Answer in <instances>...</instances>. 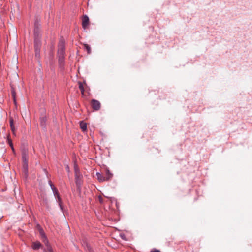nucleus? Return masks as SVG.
<instances>
[{"mask_svg": "<svg viewBox=\"0 0 252 252\" xmlns=\"http://www.w3.org/2000/svg\"><path fill=\"white\" fill-rule=\"evenodd\" d=\"M59 57V63L60 65H62L64 63V55H58Z\"/></svg>", "mask_w": 252, "mask_h": 252, "instance_id": "14", "label": "nucleus"}, {"mask_svg": "<svg viewBox=\"0 0 252 252\" xmlns=\"http://www.w3.org/2000/svg\"><path fill=\"white\" fill-rule=\"evenodd\" d=\"M46 246V249H44V252H53V250L52 249V247L49 244V243L47 245H45Z\"/></svg>", "mask_w": 252, "mask_h": 252, "instance_id": "18", "label": "nucleus"}, {"mask_svg": "<svg viewBox=\"0 0 252 252\" xmlns=\"http://www.w3.org/2000/svg\"><path fill=\"white\" fill-rule=\"evenodd\" d=\"M90 103L94 110L98 111L100 109L101 104L99 101L93 99L91 100Z\"/></svg>", "mask_w": 252, "mask_h": 252, "instance_id": "4", "label": "nucleus"}, {"mask_svg": "<svg viewBox=\"0 0 252 252\" xmlns=\"http://www.w3.org/2000/svg\"><path fill=\"white\" fill-rule=\"evenodd\" d=\"M78 84H79V88L82 94H84V89L83 84L82 83H81L80 82H79Z\"/></svg>", "mask_w": 252, "mask_h": 252, "instance_id": "19", "label": "nucleus"}, {"mask_svg": "<svg viewBox=\"0 0 252 252\" xmlns=\"http://www.w3.org/2000/svg\"><path fill=\"white\" fill-rule=\"evenodd\" d=\"M48 183L50 186L51 187L53 194L58 192L57 189L55 187L54 184L52 183V182L50 180L49 181Z\"/></svg>", "mask_w": 252, "mask_h": 252, "instance_id": "13", "label": "nucleus"}, {"mask_svg": "<svg viewBox=\"0 0 252 252\" xmlns=\"http://www.w3.org/2000/svg\"><path fill=\"white\" fill-rule=\"evenodd\" d=\"M104 175L105 178V181H109L113 177V174L108 169H106L105 170V175Z\"/></svg>", "mask_w": 252, "mask_h": 252, "instance_id": "10", "label": "nucleus"}, {"mask_svg": "<svg viewBox=\"0 0 252 252\" xmlns=\"http://www.w3.org/2000/svg\"><path fill=\"white\" fill-rule=\"evenodd\" d=\"M9 122H10V128H11V130L12 132V133L14 135H15V131H16V128L14 126V120H13V119L12 118H10V119H9Z\"/></svg>", "mask_w": 252, "mask_h": 252, "instance_id": "9", "label": "nucleus"}, {"mask_svg": "<svg viewBox=\"0 0 252 252\" xmlns=\"http://www.w3.org/2000/svg\"><path fill=\"white\" fill-rule=\"evenodd\" d=\"M40 50L39 49H35V57L39 58L40 57Z\"/></svg>", "mask_w": 252, "mask_h": 252, "instance_id": "21", "label": "nucleus"}, {"mask_svg": "<svg viewBox=\"0 0 252 252\" xmlns=\"http://www.w3.org/2000/svg\"><path fill=\"white\" fill-rule=\"evenodd\" d=\"M68 168H69L68 166H67V169H68Z\"/></svg>", "mask_w": 252, "mask_h": 252, "instance_id": "24", "label": "nucleus"}, {"mask_svg": "<svg viewBox=\"0 0 252 252\" xmlns=\"http://www.w3.org/2000/svg\"><path fill=\"white\" fill-rule=\"evenodd\" d=\"M42 244L39 241L33 242L32 244V247L34 250H37L42 248Z\"/></svg>", "mask_w": 252, "mask_h": 252, "instance_id": "8", "label": "nucleus"}, {"mask_svg": "<svg viewBox=\"0 0 252 252\" xmlns=\"http://www.w3.org/2000/svg\"><path fill=\"white\" fill-rule=\"evenodd\" d=\"M55 197L56 198L57 202L60 206V209L63 210V206L62 204V199L60 196L59 192L54 193Z\"/></svg>", "mask_w": 252, "mask_h": 252, "instance_id": "7", "label": "nucleus"}, {"mask_svg": "<svg viewBox=\"0 0 252 252\" xmlns=\"http://www.w3.org/2000/svg\"><path fill=\"white\" fill-rule=\"evenodd\" d=\"M65 54V41L63 38L60 39L58 44V55H64Z\"/></svg>", "mask_w": 252, "mask_h": 252, "instance_id": "1", "label": "nucleus"}, {"mask_svg": "<svg viewBox=\"0 0 252 252\" xmlns=\"http://www.w3.org/2000/svg\"><path fill=\"white\" fill-rule=\"evenodd\" d=\"M80 128L83 131H85L87 130V124L83 121L80 123Z\"/></svg>", "mask_w": 252, "mask_h": 252, "instance_id": "16", "label": "nucleus"}, {"mask_svg": "<svg viewBox=\"0 0 252 252\" xmlns=\"http://www.w3.org/2000/svg\"><path fill=\"white\" fill-rule=\"evenodd\" d=\"M89 17L87 15H84L82 18V27L85 29L89 25Z\"/></svg>", "mask_w": 252, "mask_h": 252, "instance_id": "6", "label": "nucleus"}, {"mask_svg": "<svg viewBox=\"0 0 252 252\" xmlns=\"http://www.w3.org/2000/svg\"><path fill=\"white\" fill-rule=\"evenodd\" d=\"M7 142L9 144V145L10 146V147L11 148L13 152H14V147H13V144H12V140H11V138H10V135L9 134H8V135L7 136Z\"/></svg>", "mask_w": 252, "mask_h": 252, "instance_id": "17", "label": "nucleus"}, {"mask_svg": "<svg viewBox=\"0 0 252 252\" xmlns=\"http://www.w3.org/2000/svg\"><path fill=\"white\" fill-rule=\"evenodd\" d=\"M39 232L40 234V236L41 240L44 243L45 245H47L49 243L48 239L44 232V230L42 228H39Z\"/></svg>", "mask_w": 252, "mask_h": 252, "instance_id": "5", "label": "nucleus"}, {"mask_svg": "<svg viewBox=\"0 0 252 252\" xmlns=\"http://www.w3.org/2000/svg\"><path fill=\"white\" fill-rule=\"evenodd\" d=\"M41 42L37 39H35L34 40V49L40 50Z\"/></svg>", "mask_w": 252, "mask_h": 252, "instance_id": "15", "label": "nucleus"}, {"mask_svg": "<svg viewBox=\"0 0 252 252\" xmlns=\"http://www.w3.org/2000/svg\"><path fill=\"white\" fill-rule=\"evenodd\" d=\"M46 120L47 119L45 117H42L40 118V126L44 128L46 127Z\"/></svg>", "mask_w": 252, "mask_h": 252, "instance_id": "12", "label": "nucleus"}, {"mask_svg": "<svg viewBox=\"0 0 252 252\" xmlns=\"http://www.w3.org/2000/svg\"><path fill=\"white\" fill-rule=\"evenodd\" d=\"M68 168H69L68 166H67V169H68Z\"/></svg>", "mask_w": 252, "mask_h": 252, "instance_id": "25", "label": "nucleus"}, {"mask_svg": "<svg viewBox=\"0 0 252 252\" xmlns=\"http://www.w3.org/2000/svg\"><path fill=\"white\" fill-rule=\"evenodd\" d=\"M150 252H161L159 250L157 249H154L151 251Z\"/></svg>", "mask_w": 252, "mask_h": 252, "instance_id": "23", "label": "nucleus"}, {"mask_svg": "<svg viewBox=\"0 0 252 252\" xmlns=\"http://www.w3.org/2000/svg\"><path fill=\"white\" fill-rule=\"evenodd\" d=\"M84 48L85 49V50H87L88 53L90 54L91 53V48L89 46V45L86 44H84Z\"/></svg>", "mask_w": 252, "mask_h": 252, "instance_id": "20", "label": "nucleus"}, {"mask_svg": "<svg viewBox=\"0 0 252 252\" xmlns=\"http://www.w3.org/2000/svg\"><path fill=\"white\" fill-rule=\"evenodd\" d=\"M12 96L13 97L14 100L15 101V93L14 91H12Z\"/></svg>", "mask_w": 252, "mask_h": 252, "instance_id": "22", "label": "nucleus"}, {"mask_svg": "<svg viewBox=\"0 0 252 252\" xmlns=\"http://www.w3.org/2000/svg\"><path fill=\"white\" fill-rule=\"evenodd\" d=\"M96 176H97L98 180L99 182H101L106 181L105 179V176L102 174L99 173V172H97Z\"/></svg>", "mask_w": 252, "mask_h": 252, "instance_id": "11", "label": "nucleus"}, {"mask_svg": "<svg viewBox=\"0 0 252 252\" xmlns=\"http://www.w3.org/2000/svg\"><path fill=\"white\" fill-rule=\"evenodd\" d=\"M75 183L77 186H80L82 184V176L77 168H75Z\"/></svg>", "mask_w": 252, "mask_h": 252, "instance_id": "3", "label": "nucleus"}, {"mask_svg": "<svg viewBox=\"0 0 252 252\" xmlns=\"http://www.w3.org/2000/svg\"><path fill=\"white\" fill-rule=\"evenodd\" d=\"M22 160L24 163L23 167L26 173L28 172V155L26 151L22 153Z\"/></svg>", "mask_w": 252, "mask_h": 252, "instance_id": "2", "label": "nucleus"}]
</instances>
